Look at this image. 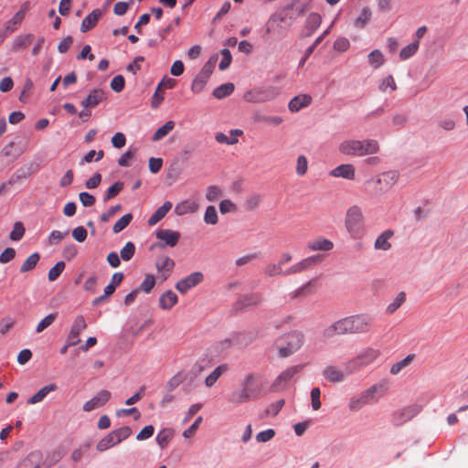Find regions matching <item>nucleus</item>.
Instances as JSON below:
<instances>
[{"label": "nucleus", "instance_id": "nucleus-1", "mask_svg": "<svg viewBox=\"0 0 468 468\" xmlns=\"http://www.w3.org/2000/svg\"><path fill=\"white\" fill-rule=\"evenodd\" d=\"M372 318L365 314H354L334 322L324 328V336L330 338L341 335H356L369 332Z\"/></svg>", "mask_w": 468, "mask_h": 468}, {"label": "nucleus", "instance_id": "nucleus-2", "mask_svg": "<svg viewBox=\"0 0 468 468\" xmlns=\"http://www.w3.org/2000/svg\"><path fill=\"white\" fill-rule=\"evenodd\" d=\"M376 359L374 353H362L358 355L355 359L349 361L346 365V372H341L335 367H327L324 371L323 375L324 378L333 383L342 382L346 376L356 372L372 363Z\"/></svg>", "mask_w": 468, "mask_h": 468}, {"label": "nucleus", "instance_id": "nucleus-3", "mask_svg": "<svg viewBox=\"0 0 468 468\" xmlns=\"http://www.w3.org/2000/svg\"><path fill=\"white\" fill-rule=\"evenodd\" d=\"M345 227L353 239H360L366 235L365 218L362 209L358 206L354 205L346 210Z\"/></svg>", "mask_w": 468, "mask_h": 468}, {"label": "nucleus", "instance_id": "nucleus-4", "mask_svg": "<svg viewBox=\"0 0 468 468\" xmlns=\"http://www.w3.org/2000/svg\"><path fill=\"white\" fill-rule=\"evenodd\" d=\"M340 153L346 155L363 156L373 154L378 151V144L376 140H346L339 145Z\"/></svg>", "mask_w": 468, "mask_h": 468}, {"label": "nucleus", "instance_id": "nucleus-5", "mask_svg": "<svg viewBox=\"0 0 468 468\" xmlns=\"http://www.w3.org/2000/svg\"><path fill=\"white\" fill-rule=\"evenodd\" d=\"M132 432V429L128 426L114 430L97 443L96 449L99 452H104L130 437Z\"/></svg>", "mask_w": 468, "mask_h": 468}, {"label": "nucleus", "instance_id": "nucleus-6", "mask_svg": "<svg viewBox=\"0 0 468 468\" xmlns=\"http://www.w3.org/2000/svg\"><path fill=\"white\" fill-rule=\"evenodd\" d=\"M304 342V336L301 332L292 331L286 333L276 340L278 351H297Z\"/></svg>", "mask_w": 468, "mask_h": 468}, {"label": "nucleus", "instance_id": "nucleus-7", "mask_svg": "<svg viewBox=\"0 0 468 468\" xmlns=\"http://www.w3.org/2000/svg\"><path fill=\"white\" fill-rule=\"evenodd\" d=\"M278 90L275 87H261L250 90L245 94V100L251 103H262L276 98Z\"/></svg>", "mask_w": 468, "mask_h": 468}, {"label": "nucleus", "instance_id": "nucleus-8", "mask_svg": "<svg viewBox=\"0 0 468 468\" xmlns=\"http://www.w3.org/2000/svg\"><path fill=\"white\" fill-rule=\"evenodd\" d=\"M87 327V324L83 315L75 317L69 334L67 337L65 346L60 351H66L69 347L75 346L80 342V334Z\"/></svg>", "mask_w": 468, "mask_h": 468}, {"label": "nucleus", "instance_id": "nucleus-9", "mask_svg": "<svg viewBox=\"0 0 468 468\" xmlns=\"http://www.w3.org/2000/svg\"><path fill=\"white\" fill-rule=\"evenodd\" d=\"M399 174L395 171H388L374 181V189L378 194H383L389 190L398 181Z\"/></svg>", "mask_w": 468, "mask_h": 468}, {"label": "nucleus", "instance_id": "nucleus-10", "mask_svg": "<svg viewBox=\"0 0 468 468\" xmlns=\"http://www.w3.org/2000/svg\"><path fill=\"white\" fill-rule=\"evenodd\" d=\"M155 237L157 239L160 240V242L157 244V246L161 249L168 246V247H175L179 239H180V233L176 230H171L168 229H157L155 231Z\"/></svg>", "mask_w": 468, "mask_h": 468}, {"label": "nucleus", "instance_id": "nucleus-11", "mask_svg": "<svg viewBox=\"0 0 468 468\" xmlns=\"http://www.w3.org/2000/svg\"><path fill=\"white\" fill-rule=\"evenodd\" d=\"M203 279L204 275L201 271H194L178 281L176 284V289L181 293H186L190 289L198 285Z\"/></svg>", "mask_w": 468, "mask_h": 468}, {"label": "nucleus", "instance_id": "nucleus-12", "mask_svg": "<svg viewBox=\"0 0 468 468\" xmlns=\"http://www.w3.org/2000/svg\"><path fill=\"white\" fill-rule=\"evenodd\" d=\"M388 382L381 381L378 384L371 386L369 388L363 391L361 394L366 399L367 404L378 401L385 392L388 390Z\"/></svg>", "mask_w": 468, "mask_h": 468}, {"label": "nucleus", "instance_id": "nucleus-13", "mask_svg": "<svg viewBox=\"0 0 468 468\" xmlns=\"http://www.w3.org/2000/svg\"><path fill=\"white\" fill-rule=\"evenodd\" d=\"M243 392L247 394L250 400L256 399L261 396V388L256 383V377L254 375H248L240 383Z\"/></svg>", "mask_w": 468, "mask_h": 468}, {"label": "nucleus", "instance_id": "nucleus-14", "mask_svg": "<svg viewBox=\"0 0 468 468\" xmlns=\"http://www.w3.org/2000/svg\"><path fill=\"white\" fill-rule=\"evenodd\" d=\"M420 409L417 405L409 406L403 408L398 411H396L393 415V422L396 425H401L410 420H411L414 416H416L420 412Z\"/></svg>", "mask_w": 468, "mask_h": 468}, {"label": "nucleus", "instance_id": "nucleus-15", "mask_svg": "<svg viewBox=\"0 0 468 468\" xmlns=\"http://www.w3.org/2000/svg\"><path fill=\"white\" fill-rule=\"evenodd\" d=\"M112 394L108 390H101L96 396H94L90 400L86 401L83 405L84 411H91L97 408H100L105 405L109 399H111Z\"/></svg>", "mask_w": 468, "mask_h": 468}, {"label": "nucleus", "instance_id": "nucleus-16", "mask_svg": "<svg viewBox=\"0 0 468 468\" xmlns=\"http://www.w3.org/2000/svg\"><path fill=\"white\" fill-rule=\"evenodd\" d=\"M321 23V16L317 13H311L305 21L304 28L300 33V37L305 38L311 37L320 27Z\"/></svg>", "mask_w": 468, "mask_h": 468}, {"label": "nucleus", "instance_id": "nucleus-17", "mask_svg": "<svg viewBox=\"0 0 468 468\" xmlns=\"http://www.w3.org/2000/svg\"><path fill=\"white\" fill-rule=\"evenodd\" d=\"M106 100V95L103 90L101 89H93L90 91L88 96L83 99L80 102V105L83 108H93L99 105L101 101Z\"/></svg>", "mask_w": 468, "mask_h": 468}, {"label": "nucleus", "instance_id": "nucleus-18", "mask_svg": "<svg viewBox=\"0 0 468 468\" xmlns=\"http://www.w3.org/2000/svg\"><path fill=\"white\" fill-rule=\"evenodd\" d=\"M262 301L260 293H250L241 296L235 303L236 310H242L248 306L258 305Z\"/></svg>", "mask_w": 468, "mask_h": 468}, {"label": "nucleus", "instance_id": "nucleus-19", "mask_svg": "<svg viewBox=\"0 0 468 468\" xmlns=\"http://www.w3.org/2000/svg\"><path fill=\"white\" fill-rule=\"evenodd\" d=\"M102 12L101 9L97 8L92 10L87 16L84 17L80 26V31L85 33L90 29H92L98 23L99 19L101 17Z\"/></svg>", "mask_w": 468, "mask_h": 468}, {"label": "nucleus", "instance_id": "nucleus-20", "mask_svg": "<svg viewBox=\"0 0 468 468\" xmlns=\"http://www.w3.org/2000/svg\"><path fill=\"white\" fill-rule=\"evenodd\" d=\"M175 267V261L168 256L158 257L155 262V268L159 272L163 271L164 280L167 279Z\"/></svg>", "mask_w": 468, "mask_h": 468}, {"label": "nucleus", "instance_id": "nucleus-21", "mask_svg": "<svg viewBox=\"0 0 468 468\" xmlns=\"http://www.w3.org/2000/svg\"><path fill=\"white\" fill-rule=\"evenodd\" d=\"M312 102V97L307 94L297 95L293 97L288 104V108L292 112H297L301 109L307 107Z\"/></svg>", "mask_w": 468, "mask_h": 468}, {"label": "nucleus", "instance_id": "nucleus-22", "mask_svg": "<svg viewBox=\"0 0 468 468\" xmlns=\"http://www.w3.org/2000/svg\"><path fill=\"white\" fill-rule=\"evenodd\" d=\"M330 175L335 177H342L352 180L355 178V168L350 164H344L334 168Z\"/></svg>", "mask_w": 468, "mask_h": 468}, {"label": "nucleus", "instance_id": "nucleus-23", "mask_svg": "<svg viewBox=\"0 0 468 468\" xmlns=\"http://www.w3.org/2000/svg\"><path fill=\"white\" fill-rule=\"evenodd\" d=\"M197 209L198 205L196 201L186 199L176 205L175 213L178 216H183L188 213H195Z\"/></svg>", "mask_w": 468, "mask_h": 468}, {"label": "nucleus", "instance_id": "nucleus-24", "mask_svg": "<svg viewBox=\"0 0 468 468\" xmlns=\"http://www.w3.org/2000/svg\"><path fill=\"white\" fill-rule=\"evenodd\" d=\"M178 302V297L172 290H168L161 294L159 305L163 310L172 309Z\"/></svg>", "mask_w": 468, "mask_h": 468}, {"label": "nucleus", "instance_id": "nucleus-25", "mask_svg": "<svg viewBox=\"0 0 468 468\" xmlns=\"http://www.w3.org/2000/svg\"><path fill=\"white\" fill-rule=\"evenodd\" d=\"M394 236V231L391 229H387L383 231L375 240L374 248L375 250H388L391 248V243L389 242V239Z\"/></svg>", "mask_w": 468, "mask_h": 468}, {"label": "nucleus", "instance_id": "nucleus-26", "mask_svg": "<svg viewBox=\"0 0 468 468\" xmlns=\"http://www.w3.org/2000/svg\"><path fill=\"white\" fill-rule=\"evenodd\" d=\"M307 247L312 251H328L334 248V243L325 238L319 237L312 241H309Z\"/></svg>", "mask_w": 468, "mask_h": 468}, {"label": "nucleus", "instance_id": "nucleus-27", "mask_svg": "<svg viewBox=\"0 0 468 468\" xmlns=\"http://www.w3.org/2000/svg\"><path fill=\"white\" fill-rule=\"evenodd\" d=\"M43 460V454L40 451L31 452L19 464L23 468H35L37 464H40Z\"/></svg>", "mask_w": 468, "mask_h": 468}, {"label": "nucleus", "instance_id": "nucleus-28", "mask_svg": "<svg viewBox=\"0 0 468 468\" xmlns=\"http://www.w3.org/2000/svg\"><path fill=\"white\" fill-rule=\"evenodd\" d=\"M172 208V203L165 201L155 212L148 218V225L154 226L165 217L167 212Z\"/></svg>", "mask_w": 468, "mask_h": 468}, {"label": "nucleus", "instance_id": "nucleus-29", "mask_svg": "<svg viewBox=\"0 0 468 468\" xmlns=\"http://www.w3.org/2000/svg\"><path fill=\"white\" fill-rule=\"evenodd\" d=\"M251 118L256 123L265 122L274 126H278L283 122V119L281 116H268L260 112H255Z\"/></svg>", "mask_w": 468, "mask_h": 468}, {"label": "nucleus", "instance_id": "nucleus-30", "mask_svg": "<svg viewBox=\"0 0 468 468\" xmlns=\"http://www.w3.org/2000/svg\"><path fill=\"white\" fill-rule=\"evenodd\" d=\"M229 365L222 364L217 367L205 379V385L211 388L217 380L229 370Z\"/></svg>", "mask_w": 468, "mask_h": 468}, {"label": "nucleus", "instance_id": "nucleus-31", "mask_svg": "<svg viewBox=\"0 0 468 468\" xmlns=\"http://www.w3.org/2000/svg\"><path fill=\"white\" fill-rule=\"evenodd\" d=\"M26 15V10L24 8H21L19 11H17L11 19H9L5 25V30L6 33H13L16 29L17 25L21 24V22L24 20Z\"/></svg>", "mask_w": 468, "mask_h": 468}, {"label": "nucleus", "instance_id": "nucleus-32", "mask_svg": "<svg viewBox=\"0 0 468 468\" xmlns=\"http://www.w3.org/2000/svg\"><path fill=\"white\" fill-rule=\"evenodd\" d=\"M323 259L324 255L321 254L313 255L305 259H303L302 261H299V267L301 269V271L303 272L313 269L314 266L321 263Z\"/></svg>", "mask_w": 468, "mask_h": 468}, {"label": "nucleus", "instance_id": "nucleus-33", "mask_svg": "<svg viewBox=\"0 0 468 468\" xmlns=\"http://www.w3.org/2000/svg\"><path fill=\"white\" fill-rule=\"evenodd\" d=\"M57 389V385L52 383L49 385H47L43 387L41 389H39L35 395H33L31 398L28 399L27 403L28 404H36L40 401H42L46 396L51 392Z\"/></svg>", "mask_w": 468, "mask_h": 468}, {"label": "nucleus", "instance_id": "nucleus-34", "mask_svg": "<svg viewBox=\"0 0 468 468\" xmlns=\"http://www.w3.org/2000/svg\"><path fill=\"white\" fill-rule=\"evenodd\" d=\"M245 336L241 334H235L231 337L226 338L221 342L222 349L229 348H241L242 347V340Z\"/></svg>", "mask_w": 468, "mask_h": 468}, {"label": "nucleus", "instance_id": "nucleus-35", "mask_svg": "<svg viewBox=\"0 0 468 468\" xmlns=\"http://www.w3.org/2000/svg\"><path fill=\"white\" fill-rule=\"evenodd\" d=\"M367 62L374 69H378L385 63V58L379 49H373L367 55Z\"/></svg>", "mask_w": 468, "mask_h": 468}, {"label": "nucleus", "instance_id": "nucleus-36", "mask_svg": "<svg viewBox=\"0 0 468 468\" xmlns=\"http://www.w3.org/2000/svg\"><path fill=\"white\" fill-rule=\"evenodd\" d=\"M234 84L231 82L221 84L213 90V96L218 100L224 99L229 96L234 91Z\"/></svg>", "mask_w": 468, "mask_h": 468}, {"label": "nucleus", "instance_id": "nucleus-37", "mask_svg": "<svg viewBox=\"0 0 468 468\" xmlns=\"http://www.w3.org/2000/svg\"><path fill=\"white\" fill-rule=\"evenodd\" d=\"M34 36L32 34L20 35L14 39L13 50L17 51L22 48H27L33 41Z\"/></svg>", "mask_w": 468, "mask_h": 468}, {"label": "nucleus", "instance_id": "nucleus-38", "mask_svg": "<svg viewBox=\"0 0 468 468\" xmlns=\"http://www.w3.org/2000/svg\"><path fill=\"white\" fill-rule=\"evenodd\" d=\"M371 10L368 7H363L360 15L355 19L354 26L356 28H363L371 19Z\"/></svg>", "mask_w": 468, "mask_h": 468}, {"label": "nucleus", "instance_id": "nucleus-39", "mask_svg": "<svg viewBox=\"0 0 468 468\" xmlns=\"http://www.w3.org/2000/svg\"><path fill=\"white\" fill-rule=\"evenodd\" d=\"M229 401L234 405L238 406L246 402L250 401L249 396L242 391V389L235 390L230 393L229 397Z\"/></svg>", "mask_w": 468, "mask_h": 468}, {"label": "nucleus", "instance_id": "nucleus-40", "mask_svg": "<svg viewBox=\"0 0 468 468\" xmlns=\"http://www.w3.org/2000/svg\"><path fill=\"white\" fill-rule=\"evenodd\" d=\"M175 127L173 121L166 122L163 126L159 127L153 135V141L157 142L166 136Z\"/></svg>", "mask_w": 468, "mask_h": 468}, {"label": "nucleus", "instance_id": "nucleus-41", "mask_svg": "<svg viewBox=\"0 0 468 468\" xmlns=\"http://www.w3.org/2000/svg\"><path fill=\"white\" fill-rule=\"evenodd\" d=\"M40 260V255L37 252L31 254L21 265L20 271L27 272L36 268Z\"/></svg>", "mask_w": 468, "mask_h": 468}, {"label": "nucleus", "instance_id": "nucleus-42", "mask_svg": "<svg viewBox=\"0 0 468 468\" xmlns=\"http://www.w3.org/2000/svg\"><path fill=\"white\" fill-rule=\"evenodd\" d=\"M406 301V293L400 292L394 300L387 306L386 312L389 314H394Z\"/></svg>", "mask_w": 468, "mask_h": 468}, {"label": "nucleus", "instance_id": "nucleus-43", "mask_svg": "<svg viewBox=\"0 0 468 468\" xmlns=\"http://www.w3.org/2000/svg\"><path fill=\"white\" fill-rule=\"evenodd\" d=\"M419 49V41L416 40L406 47H404L399 52V58L401 60H407L411 58Z\"/></svg>", "mask_w": 468, "mask_h": 468}, {"label": "nucleus", "instance_id": "nucleus-44", "mask_svg": "<svg viewBox=\"0 0 468 468\" xmlns=\"http://www.w3.org/2000/svg\"><path fill=\"white\" fill-rule=\"evenodd\" d=\"M174 436L172 429H164L156 436L157 443L161 448H165Z\"/></svg>", "mask_w": 468, "mask_h": 468}, {"label": "nucleus", "instance_id": "nucleus-45", "mask_svg": "<svg viewBox=\"0 0 468 468\" xmlns=\"http://www.w3.org/2000/svg\"><path fill=\"white\" fill-rule=\"evenodd\" d=\"M414 358L415 355L410 354L404 359L395 363L390 368V373L393 375L399 374L403 368L408 367L414 360Z\"/></svg>", "mask_w": 468, "mask_h": 468}, {"label": "nucleus", "instance_id": "nucleus-46", "mask_svg": "<svg viewBox=\"0 0 468 468\" xmlns=\"http://www.w3.org/2000/svg\"><path fill=\"white\" fill-rule=\"evenodd\" d=\"M263 272L267 277L284 276V270L278 262L267 264L263 269Z\"/></svg>", "mask_w": 468, "mask_h": 468}, {"label": "nucleus", "instance_id": "nucleus-47", "mask_svg": "<svg viewBox=\"0 0 468 468\" xmlns=\"http://www.w3.org/2000/svg\"><path fill=\"white\" fill-rule=\"evenodd\" d=\"M133 215L131 213H127L123 215L121 218H119L112 227V230L114 233H120L132 221Z\"/></svg>", "mask_w": 468, "mask_h": 468}, {"label": "nucleus", "instance_id": "nucleus-48", "mask_svg": "<svg viewBox=\"0 0 468 468\" xmlns=\"http://www.w3.org/2000/svg\"><path fill=\"white\" fill-rule=\"evenodd\" d=\"M315 279L310 280L293 292H291V298L294 299L299 296L307 295L313 293L311 290H309V287L314 284Z\"/></svg>", "mask_w": 468, "mask_h": 468}, {"label": "nucleus", "instance_id": "nucleus-49", "mask_svg": "<svg viewBox=\"0 0 468 468\" xmlns=\"http://www.w3.org/2000/svg\"><path fill=\"white\" fill-rule=\"evenodd\" d=\"M135 253V245L132 241L126 242L120 251V258L124 261H130Z\"/></svg>", "mask_w": 468, "mask_h": 468}, {"label": "nucleus", "instance_id": "nucleus-50", "mask_svg": "<svg viewBox=\"0 0 468 468\" xmlns=\"http://www.w3.org/2000/svg\"><path fill=\"white\" fill-rule=\"evenodd\" d=\"M207 80H208V79L197 74L194 78L192 84H191L192 92L196 93V94L201 92L204 90L206 84L207 83Z\"/></svg>", "mask_w": 468, "mask_h": 468}, {"label": "nucleus", "instance_id": "nucleus-51", "mask_svg": "<svg viewBox=\"0 0 468 468\" xmlns=\"http://www.w3.org/2000/svg\"><path fill=\"white\" fill-rule=\"evenodd\" d=\"M123 182L117 181L112 185L106 191L103 201H108L117 196L123 188Z\"/></svg>", "mask_w": 468, "mask_h": 468}, {"label": "nucleus", "instance_id": "nucleus-52", "mask_svg": "<svg viewBox=\"0 0 468 468\" xmlns=\"http://www.w3.org/2000/svg\"><path fill=\"white\" fill-rule=\"evenodd\" d=\"M218 213H217L215 207L208 206L206 208V211L204 214V221L207 224L216 225L218 223Z\"/></svg>", "mask_w": 468, "mask_h": 468}, {"label": "nucleus", "instance_id": "nucleus-53", "mask_svg": "<svg viewBox=\"0 0 468 468\" xmlns=\"http://www.w3.org/2000/svg\"><path fill=\"white\" fill-rule=\"evenodd\" d=\"M29 173L23 168L17 169L14 172L7 181L8 185L18 184L21 180L26 179L29 176Z\"/></svg>", "mask_w": 468, "mask_h": 468}, {"label": "nucleus", "instance_id": "nucleus-54", "mask_svg": "<svg viewBox=\"0 0 468 468\" xmlns=\"http://www.w3.org/2000/svg\"><path fill=\"white\" fill-rule=\"evenodd\" d=\"M25 234V227L22 222L17 221L14 224L13 229L10 232V239L14 241L20 240Z\"/></svg>", "mask_w": 468, "mask_h": 468}, {"label": "nucleus", "instance_id": "nucleus-55", "mask_svg": "<svg viewBox=\"0 0 468 468\" xmlns=\"http://www.w3.org/2000/svg\"><path fill=\"white\" fill-rule=\"evenodd\" d=\"M65 269L64 261H58L48 271V280L50 282L56 281Z\"/></svg>", "mask_w": 468, "mask_h": 468}, {"label": "nucleus", "instance_id": "nucleus-56", "mask_svg": "<svg viewBox=\"0 0 468 468\" xmlns=\"http://www.w3.org/2000/svg\"><path fill=\"white\" fill-rule=\"evenodd\" d=\"M155 284V278L153 274H146L144 281L137 289L149 293Z\"/></svg>", "mask_w": 468, "mask_h": 468}, {"label": "nucleus", "instance_id": "nucleus-57", "mask_svg": "<svg viewBox=\"0 0 468 468\" xmlns=\"http://www.w3.org/2000/svg\"><path fill=\"white\" fill-rule=\"evenodd\" d=\"M216 58H210L207 62L205 63V65L202 67L200 71L197 73L207 79H209L211 74L213 73L215 64H216Z\"/></svg>", "mask_w": 468, "mask_h": 468}, {"label": "nucleus", "instance_id": "nucleus-58", "mask_svg": "<svg viewBox=\"0 0 468 468\" xmlns=\"http://www.w3.org/2000/svg\"><path fill=\"white\" fill-rule=\"evenodd\" d=\"M222 196L221 189L217 186H209L207 187L206 198L207 201L213 202Z\"/></svg>", "mask_w": 468, "mask_h": 468}, {"label": "nucleus", "instance_id": "nucleus-59", "mask_svg": "<svg viewBox=\"0 0 468 468\" xmlns=\"http://www.w3.org/2000/svg\"><path fill=\"white\" fill-rule=\"evenodd\" d=\"M57 313L49 314L46 317H44L37 324L36 331L37 333L42 332L46 328H48L50 324H52L57 317Z\"/></svg>", "mask_w": 468, "mask_h": 468}, {"label": "nucleus", "instance_id": "nucleus-60", "mask_svg": "<svg viewBox=\"0 0 468 468\" xmlns=\"http://www.w3.org/2000/svg\"><path fill=\"white\" fill-rule=\"evenodd\" d=\"M285 16L282 14H273L270 16L266 23V33L270 34L274 31V25L276 22H283Z\"/></svg>", "mask_w": 468, "mask_h": 468}, {"label": "nucleus", "instance_id": "nucleus-61", "mask_svg": "<svg viewBox=\"0 0 468 468\" xmlns=\"http://www.w3.org/2000/svg\"><path fill=\"white\" fill-rule=\"evenodd\" d=\"M367 404L366 399L360 394L358 397H354L350 399L349 410L351 411H357Z\"/></svg>", "mask_w": 468, "mask_h": 468}, {"label": "nucleus", "instance_id": "nucleus-62", "mask_svg": "<svg viewBox=\"0 0 468 468\" xmlns=\"http://www.w3.org/2000/svg\"><path fill=\"white\" fill-rule=\"evenodd\" d=\"M69 231L61 232L59 230H52L47 239V242L49 245L58 244L67 235Z\"/></svg>", "mask_w": 468, "mask_h": 468}, {"label": "nucleus", "instance_id": "nucleus-63", "mask_svg": "<svg viewBox=\"0 0 468 468\" xmlns=\"http://www.w3.org/2000/svg\"><path fill=\"white\" fill-rule=\"evenodd\" d=\"M220 53L222 55V59L219 62L218 69L220 70H225L230 66L232 60L231 53L228 48H223Z\"/></svg>", "mask_w": 468, "mask_h": 468}, {"label": "nucleus", "instance_id": "nucleus-64", "mask_svg": "<svg viewBox=\"0 0 468 468\" xmlns=\"http://www.w3.org/2000/svg\"><path fill=\"white\" fill-rule=\"evenodd\" d=\"M125 80L122 75H116L111 81V88L115 92H121L124 88Z\"/></svg>", "mask_w": 468, "mask_h": 468}]
</instances>
